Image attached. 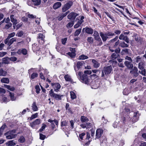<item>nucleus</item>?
I'll return each mask as SVG.
<instances>
[{"mask_svg":"<svg viewBox=\"0 0 146 146\" xmlns=\"http://www.w3.org/2000/svg\"><path fill=\"white\" fill-rule=\"evenodd\" d=\"M121 33V31L116 30L115 31L114 33L108 32L105 33H104L102 32H100V35L103 41L105 42L110 37H110L111 38L112 36H115V35H118L120 34Z\"/></svg>","mask_w":146,"mask_h":146,"instance_id":"nucleus-1","label":"nucleus"},{"mask_svg":"<svg viewBox=\"0 0 146 146\" xmlns=\"http://www.w3.org/2000/svg\"><path fill=\"white\" fill-rule=\"evenodd\" d=\"M118 36H116L109 42V48L112 52L114 51V50L113 48H115L119 43V40H118Z\"/></svg>","mask_w":146,"mask_h":146,"instance_id":"nucleus-2","label":"nucleus"},{"mask_svg":"<svg viewBox=\"0 0 146 146\" xmlns=\"http://www.w3.org/2000/svg\"><path fill=\"white\" fill-rule=\"evenodd\" d=\"M81 121L83 123L81 124L80 126L82 128H90L91 127L92 124L89 122H87L89 119L87 117L84 116H82L80 118Z\"/></svg>","mask_w":146,"mask_h":146,"instance_id":"nucleus-3","label":"nucleus"},{"mask_svg":"<svg viewBox=\"0 0 146 146\" xmlns=\"http://www.w3.org/2000/svg\"><path fill=\"white\" fill-rule=\"evenodd\" d=\"M16 133V130L13 129L9 131L4 134L6 136V138L8 139H10L15 138L17 136L16 134H14Z\"/></svg>","mask_w":146,"mask_h":146,"instance_id":"nucleus-4","label":"nucleus"},{"mask_svg":"<svg viewBox=\"0 0 146 146\" xmlns=\"http://www.w3.org/2000/svg\"><path fill=\"white\" fill-rule=\"evenodd\" d=\"M112 68L111 66L104 67L103 70H102L101 77H104V74L106 75L109 74L112 70Z\"/></svg>","mask_w":146,"mask_h":146,"instance_id":"nucleus-5","label":"nucleus"},{"mask_svg":"<svg viewBox=\"0 0 146 146\" xmlns=\"http://www.w3.org/2000/svg\"><path fill=\"white\" fill-rule=\"evenodd\" d=\"M16 41V38H7L4 40V43L6 44L9 46H11L13 43Z\"/></svg>","mask_w":146,"mask_h":146,"instance_id":"nucleus-6","label":"nucleus"},{"mask_svg":"<svg viewBox=\"0 0 146 146\" xmlns=\"http://www.w3.org/2000/svg\"><path fill=\"white\" fill-rule=\"evenodd\" d=\"M49 94L51 96L53 97L57 100H61V97L63 96V95H60L56 94L54 93L52 91V90L51 89L49 91Z\"/></svg>","mask_w":146,"mask_h":146,"instance_id":"nucleus-7","label":"nucleus"},{"mask_svg":"<svg viewBox=\"0 0 146 146\" xmlns=\"http://www.w3.org/2000/svg\"><path fill=\"white\" fill-rule=\"evenodd\" d=\"M81 82L86 84H89L90 80L87 75L86 74H83L80 79Z\"/></svg>","mask_w":146,"mask_h":146,"instance_id":"nucleus-8","label":"nucleus"},{"mask_svg":"<svg viewBox=\"0 0 146 146\" xmlns=\"http://www.w3.org/2000/svg\"><path fill=\"white\" fill-rule=\"evenodd\" d=\"M73 5V3L71 1H69L65 4L62 8V11L63 12L66 11L69 9Z\"/></svg>","mask_w":146,"mask_h":146,"instance_id":"nucleus-9","label":"nucleus"},{"mask_svg":"<svg viewBox=\"0 0 146 146\" xmlns=\"http://www.w3.org/2000/svg\"><path fill=\"white\" fill-rule=\"evenodd\" d=\"M45 36L42 33L39 34L37 37L38 42L40 44H43L44 42Z\"/></svg>","mask_w":146,"mask_h":146,"instance_id":"nucleus-10","label":"nucleus"},{"mask_svg":"<svg viewBox=\"0 0 146 146\" xmlns=\"http://www.w3.org/2000/svg\"><path fill=\"white\" fill-rule=\"evenodd\" d=\"M40 119H36L32 123H31L30 125L33 128H35L36 126L38 125L40 123Z\"/></svg>","mask_w":146,"mask_h":146,"instance_id":"nucleus-11","label":"nucleus"},{"mask_svg":"<svg viewBox=\"0 0 146 146\" xmlns=\"http://www.w3.org/2000/svg\"><path fill=\"white\" fill-rule=\"evenodd\" d=\"M137 67H134L133 69L130 72V73L133 74L135 77H137L139 75Z\"/></svg>","mask_w":146,"mask_h":146,"instance_id":"nucleus-12","label":"nucleus"},{"mask_svg":"<svg viewBox=\"0 0 146 146\" xmlns=\"http://www.w3.org/2000/svg\"><path fill=\"white\" fill-rule=\"evenodd\" d=\"M78 15L75 13L72 12L70 13L68 16V19L71 20H74L75 19L76 16Z\"/></svg>","mask_w":146,"mask_h":146,"instance_id":"nucleus-13","label":"nucleus"},{"mask_svg":"<svg viewBox=\"0 0 146 146\" xmlns=\"http://www.w3.org/2000/svg\"><path fill=\"white\" fill-rule=\"evenodd\" d=\"M84 63V62L83 61H79L76 64V67L75 66H74L75 70L76 71H77L81 68L83 66Z\"/></svg>","mask_w":146,"mask_h":146,"instance_id":"nucleus-14","label":"nucleus"},{"mask_svg":"<svg viewBox=\"0 0 146 146\" xmlns=\"http://www.w3.org/2000/svg\"><path fill=\"white\" fill-rule=\"evenodd\" d=\"M132 61H126L124 62V64L129 69H132L133 68V64L132 63Z\"/></svg>","mask_w":146,"mask_h":146,"instance_id":"nucleus-15","label":"nucleus"},{"mask_svg":"<svg viewBox=\"0 0 146 146\" xmlns=\"http://www.w3.org/2000/svg\"><path fill=\"white\" fill-rule=\"evenodd\" d=\"M139 114L138 111H136L134 113L132 121L134 122L137 121L138 119Z\"/></svg>","mask_w":146,"mask_h":146,"instance_id":"nucleus-16","label":"nucleus"},{"mask_svg":"<svg viewBox=\"0 0 146 146\" xmlns=\"http://www.w3.org/2000/svg\"><path fill=\"white\" fill-rule=\"evenodd\" d=\"M119 39L120 40H122L125 41L127 43H129V39L126 36H125L123 34H121L119 37Z\"/></svg>","mask_w":146,"mask_h":146,"instance_id":"nucleus-17","label":"nucleus"},{"mask_svg":"<svg viewBox=\"0 0 146 146\" xmlns=\"http://www.w3.org/2000/svg\"><path fill=\"white\" fill-rule=\"evenodd\" d=\"M103 131L100 129H97L96 131V138H100L103 133Z\"/></svg>","mask_w":146,"mask_h":146,"instance_id":"nucleus-18","label":"nucleus"},{"mask_svg":"<svg viewBox=\"0 0 146 146\" xmlns=\"http://www.w3.org/2000/svg\"><path fill=\"white\" fill-rule=\"evenodd\" d=\"M51 84L54 91L56 92H57L58 90L60 88V85L58 83H55V84L51 83Z\"/></svg>","mask_w":146,"mask_h":146,"instance_id":"nucleus-19","label":"nucleus"},{"mask_svg":"<svg viewBox=\"0 0 146 146\" xmlns=\"http://www.w3.org/2000/svg\"><path fill=\"white\" fill-rule=\"evenodd\" d=\"M83 31H85L88 34H92L93 32V29L90 28L86 27L83 28Z\"/></svg>","mask_w":146,"mask_h":146,"instance_id":"nucleus-20","label":"nucleus"},{"mask_svg":"<svg viewBox=\"0 0 146 146\" xmlns=\"http://www.w3.org/2000/svg\"><path fill=\"white\" fill-rule=\"evenodd\" d=\"M93 64V66L95 68H98L100 66V63L98 62L94 59H91Z\"/></svg>","mask_w":146,"mask_h":146,"instance_id":"nucleus-21","label":"nucleus"},{"mask_svg":"<svg viewBox=\"0 0 146 146\" xmlns=\"http://www.w3.org/2000/svg\"><path fill=\"white\" fill-rule=\"evenodd\" d=\"M16 144V141L14 140L9 141L6 143V145L7 146H14Z\"/></svg>","mask_w":146,"mask_h":146,"instance_id":"nucleus-22","label":"nucleus"},{"mask_svg":"<svg viewBox=\"0 0 146 146\" xmlns=\"http://www.w3.org/2000/svg\"><path fill=\"white\" fill-rule=\"evenodd\" d=\"M61 5V3L60 2H57L55 3L53 6L54 9H56L60 7Z\"/></svg>","mask_w":146,"mask_h":146,"instance_id":"nucleus-23","label":"nucleus"},{"mask_svg":"<svg viewBox=\"0 0 146 146\" xmlns=\"http://www.w3.org/2000/svg\"><path fill=\"white\" fill-rule=\"evenodd\" d=\"M32 109L34 111H36L38 110L37 106L36 105L35 102H34L32 105Z\"/></svg>","mask_w":146,"mask_h":146,"instance_id":"nucleus-24","label":"nucleus"},{"mask_svg":"<svg viewBox=\"0 0 146 146\" xmlns=\"http://www.w3.org/2000/svg\"><path fill=\"white\" fill-rule=\"evenodd\" d=\"M3 63L5 64H9L10 63V59L9 58L7 57L4 58H3Z\"/></svg>","mask_w":146,"mask_h":146,"instance_id":"nucleus-25","label":"nucleus"},{"mask_svg":"<svg viewBox=\"0 0 146 146\" xmlns=\"http://www.w3.org/2000/svg\"><path fill=\"white\" fill-rule=\"evenodd\" d=\"M1 81L2 83L8 84L9 83V80L8 78H3L1 80Z\"/></svg>","mask_w":146,"mask_h":146,"instance_id":"nucleus-26","label":"nucleus"},{"mask_svg":"<svg viewBox=\"0 0 146 146\" xmlns=\"http://www.w3.org/2000/svg\"><path fill=\"white\" fill-rule=\"evenodd\" d=\"M10 18L11 21L13 23H17V20L13 15H11Z\"/></svg>","mask_w":146,"mask_h":146,"instance_id":"nucleus-27","label":"nucleus"},{"mask_svg":"<svg viewBox=\"0 0 146 146\" xmlns=\"http://www.w3.org/2000/svg\"><path fill=\"white\" fill-rule=\"evenodd\" d=\"M86 140H88V141H87V142L86 143V144L88 145L89 144L90 142L91 141V139H90V140H89L90 138V135L88 132H87L86 133Z\"/></svg>","mask_w":146,"mask_h":146,"instance_id":"nucleus-28","label":"nucleus"},{"mask_svg":"<svg viewBox=\"0 0 146 146\" xmlns=\"http://www.w3.org/2000/svg\"><path fill=\"white\" fill-rule=\"evenodd\" d=\"M31 3L34 5L37 6L41 3V1H31Z\"/></svg>","mask_w":146,"mask_h":146,"instance_id":"nucleus-29","label":"nucleus"},{"mask_svg":"<svg viewBox=\"0 0 146 146\" xmlns=\"http://www.w3.org/2000/svg\"><path fill=\"white\" fill-rule=\"evenodd\" d=\"M7 72L3 70L2 69H0V76H5L7 74Z\"/></svg>","mask_w":146,"mask_h":146,"instance_id":"nucleus-30","label":"nucleus"},{"mask_svg":"<svg viewBox=\"0 0 146 146\" xmlns=\"http://www.w3.org/2000/svg\"><path fill=\"white\" fill-rule=\"evenodd\" d=\"M4 86L5 87L11 91H13L15 90V88L14 87L11 86H10L7 85H5Z\"/></svg>","mask_w":146,"mask_h":146,"instance_id":"nucleus-31","label":"nucleus"},{"mask_svg":"<svg viewBox=\"0 0 146 146\" xmlns=\"http://www.w3.org/2000/svg\"><path fill=\"white\" fill-rule=\"evenodd\" d=\"M119 45L122 48L128 47V45L125 43L124 42L120 43Z\"/></svg>","mask_w":146,"mask_h":146,"instance_id":"nucleus-32","label":"nucleus"},{"mask_svg":"<svg viewBox=\"0 0 146 146\" xmlns=\"http://www.w3.org/2000/svg\"><path fill=\"white\" fill-rule=\"evenodd\" d=\"M119 56V54L116 53H114L111 55V59L113 60H114L117 58Z\"/></svg>","mask_w":146,"mask_h":146,"instance_id":"nucleus-33","label":"nucleus"},{"mask_svg":"<svg viewBox=\"0 0 146 146\" xmlns=\"http://www.w3.org/2000/svg\"><path fill=\"white\" fill-rule=\"evenodd\" d=\"M88 58V56L83 54L80 56H79L78 58L79 60H84L86 59H87Z\"/></svg>","mask_w":146,"mask_h":146,"instance_id":"nucleus-34","label":"nucleus"},{"mask_svg":"<svg viewBox=\"0 0 146 146\" xmlns=\"http://www.w3.org/2000/svg\"><path fill=\"white\" fill-rule=\"evenodd\" d=\"M82 23V21L79 20L77 23L74 25V28L75 29L78 28L81 25Z\"/></svg>","mask_w":146,"mask_h":146,"instance_id":"nucleus-35","label":"nucleus"},{"mask_svg":"<svg viewBox=\"0 0 146 146\" xmlns=\"http://www.w3.org/2000/svg\"><path fill=\"white\" fill-rule=\"evenodd\" d=\"M81 30L82 29L81 28H80L76 30L74 33V36H76L78 35L80 33Z\"/></svg>","mask_w":146,"mask_h":146,"instance_id":"nucleus-36","label":"nucleus"},{"mask_svg":"<svg viewBox=\"0 0 146 146\" xmlns=\"http://www.w3.org/2000/svg\"><path fill=\"white\" fill-rule=\"evenodd\" d=\"M24 34V33L22 31L18 32L16 36L18 37H21Z\"/></svg>","mask_w":146,"mask_h":146,"instance_id":"nucleus-37","label":"nucleus"},{"mask_svg":"<svg viewBox=\"0 0 146 146\" xmlns=\"http://www.w3.org/2000/svg\"><path fill=\"white\" fill-rule=\"evenodd\" d=\"M65 16V15H64L63 13H62L58 16L57 18L59 21H60L62 20Z\"/></svg>","mask_w":146,"mask_h":146,"instance_id":"nucleus-38","label":"nucleus"},{"mask_svg":"<svg viewBox=\"0 0 146 146\" xmlns=\"http://www.w3.org/2000/svg\"><path fill=\"white\" fill-rule=\"evenodd\" d=\"M9 96L10 97L11 100L12 101H14L15 100V98L14 94L11 93L10 92H9Z\"/></svg>","mask_w":146,"mask_h":146,"instance_id":"nucleus-39","label":"nucleus"},{"mask_svg":"<svg viewBox=\"0 0 146 146\" xmlns=\"http://www.w3.org/2000/svg\"><path fill=\"white\" fill-rule=\"evenodd\" d=\"M94 38L96 40H97L99 42V44L100 45L102 44V42L99 35L94 37Z\"/></svg>","mask_w":146,"mask_h":146,"instance_id":"nucleus-40","label":"nucleus"},{"mask_svg":"<svg viewBox=\"0 0 146 146\" xmlns=\"http://www.w3.org/2000/svg\"><path fill=\"white\" fill-rule=\"evenodd\" d=\"M64 78L67 81H70L71 80V78L70 76L68 74L65 75L64 76Z\"/></svg>","mask_w":146,"mask_h":146,"instance_id":"nucleus-41","label":"nucleus"},{"mask_svg":"<svg viewBox=\"0 0 146 146\" xmlns=\"http://www.w3.org/2000/svg\"><path fill=\"white\" fill-rule=\"evenodd\" d=\"M144 63L142 62H141L139 63L138 68L140 70L143 69L144 67L143 66Z\"/></svg>","mask_w":146,"mask_h":146,"instance_id":"nucleus-42","label":"nucleus"},{"mask_svg":"<svg viewBox=\"0 0 146 146\" xmlns=\"http://www.w3.org/2000/svg\"><path fill=\"white\" fill-rule=\"evenodd\" d=\"M70 93L71 98L72 99H74L76 98V96L75 94L73 92H71Z\"/></svg>","mask_w":146,"mask_h":146,"instance_id":"nucleus-43","label":"nucleus"},{"mask_svg":"<svg viewBox=\"0 0 146 146\" xmlns=\"http://www.w3.org/2000/svg\"><path fill=\"white\" fill-rule=\"evenodd\" d=\"M130 93V91L128 90L127 89H125L123 92V93L124 95H127Z\"/></svg>","mask_w":146,"mask_h":146,"instance_id":"nucleus-44","label":"nucleus"},{"mask_svg":"<svg viewBox=\"0 0 146 146\" xmlns=\"http://www.w3.org/2000/svg\"><path fill=\"white\" fill-rule=\"evenodd\" d=\"M128 49L125 48L122 50L121 53L123 54H127L128 53Z\"/></svg>","mask_w":146,"mask_h":146,"instance_id":"nucleus-45","label":"nucleus"},{"mask_svg":"<svg viewBox=\"0 0 146 146\" xmlns=\"http://www.w3.org/2000/svg\"><path fill=\"white\" fill-rule=\"evenodd\" d=\"M48 121L51 123L52 129H54V128L55 127V125L53 123L54 121H52V120L49 119L48 120Z\"/></svg>","mask_w":146,"mask_h":146,"instance_id":"nucleus-46","label":"nucleus"},{"mask_svg":"<svg viewBox=\"0 0 146 146\" xmlns=\"http://www.w3.org/2000/svg\"><path fill=\"white\" fill-rule=\"evenodd\" d=\"M38 115V113H36L35 114L32 115L30 117V119L31 120L37 117Z\"/></svg>","mask_w":146,"mask_h":146,"instance_id":"nucleus-47","label":"nucleus"},{"mask_svg":"<svg viewBox=\"0 0 146 146\" xmlns=\"http://www.w3.org/2000/svg\"><path fill=\"white\" fill-rule=\"evenodd\" d=\"M74 22L71 21L68 23L66 25L67 27L68 28H70L72 27L74 25Z\"/></svg>","mask_w":146,"mask_h":146,"instance_id":"nucleus-48","label":"nucleus"},{"mask_svg":"<svg viewBox=\"0 0 146 146\" xmlns=\"http://www.w3.org/2000/svg\"><path fill=\"white\" fill-rule=\"evenodd\" d=\"M38 74L36 73H33L31 75V78L33 79L38 76Z\"/></svg>","mask_w":146,"mask_h":146,"instance_id":"nucleus-49","label":"nucleus"},{"mask_svg":"<svg viewBox=\"0 0 146 146\" xmlns=\"http://www.w3.org/2000/svg\"><path fill=\"white\" fill-rule=\"evenodd\" d=\"M67 54L72 58H74L75 56V54L73 52H69L67 53Z\"/></svg>","mask_w":146,"mask_h":146,"instance_id":"nucleus-50","label":"nucleus"},{"mask_svg":"<svg viewBox=\"0 0 146 146\" xmlns=\"http://www.w3.org/2000/svg\"><path fill=\"white\" fill-rule=\"evenodd\" d=\"M127 118L125 117H123V118L122 119V121H123V123H125L126 121H129L131 120L130 118V117H127Z\"/></svg>","mask_w":146,"mask_h":146,"instance_id":"nucleus-51","label":"nucleus"},{"mask_svg":"<svg viewBox=\"0 0 146 146\" xmlns=\"http://www.w3.org/2000/svg\"><path fill=\"white\" fill-rule=\"evenodd\" d=\"M15 32H13L8 34L7 38H11L13 37L15 35Z\"/></svg>","mask_w":146,"mask_h":146,"instance_id":"nucleus-52","label":"nucleus"},{"mask_svg":"<svg viewBox=\"0 0 146 146\" xmlns=\"http://www.w3.org/2000/svg\"><path fill=\"white\" fill-rule=\"evenodd\" d=\"M87 41L90 44L92 43L93 42V38L91 37H88L87 39Z\"/></svg>","mask_w":146,"mask_h":146,"instance_id":"nucleus-53","label":"nucleus"},{"mask_svg":"<svg viewBox=\"0 0 146 146\" xmlns=\"http://www.w3.org/2000/svg\"><path fill=\"white\" fill-rule=\"evenodd\" d=\"M8 24H6L5 25V28L6 29H8L11 27L12 26V24L11 23H7Z\"/></svg>","mask_w":146,"mask_h":146,"instance_id":"nucleus-54","label":"nucleus"},{"mask_svg":"<svg viewBox=\"0 0 146 146\" xmlns=\"http://www.w3.org/2000/svg\"><path fill=\"white\" fill-rule=\"evenodd\" d=\"M42 126L41 127V128H40L39 130V131L40 132H42L45 128L46 127V125L44 124H42Z\"/></svg>","mask_w":146,"mask_h":146,"instance_id":"nucleus-55","label":"nucleus"},{"mask_svg":"<svg viewBox=\"0 0 146 146\" xmlns=\"http://www.w3.org/2000/svg\"><path fill=\"white\" fill-rule=\"evenodd\" d=\"M136 5L139 7H141L143 5V4L140 1H137L136 2Z\"/></svg>","mask_w":146,"mask_h":146,"instance_id":"nucleus-56","label":"nucleus"},{"mask_svg":"<svg viewBox=\"0 0 146 146\" xmlns=\"http://www.w3.org/2000/svg\"><path fill=\"white\" fill-rule=\"evenodd\" d=\"M35 89H36V92L37 94L39 93L40 90L39 86L37 85L35 87Z\"/></svg>","mask_w":146,"mask_h":146,"instance_id":"nucleus-57","label":"nucleus"},{"mask_svg":"<svg viewBox=\"0 0 146 146\" xmlns=\"http://www.w3.org/2000/svg\"><path fill=\"white\" fill-rule=\"evenodd\" d=\"M46 136L45 135L41 133H40V138L42 140H44Z\"/></svg>","mask_w":146,"mask_h":146,"instance_id":"nucleus-58","label":"nucleus"},{"mask_svg":"<svg viewBox=\"0 0 146 146\" xmlns=\"http://www.w3.org/2000/svg\"><path fill=\"white\" fill-rule=\"evenodd\" d=\"M19 141L21 143H23L25 141V139L24 137L23 136H21L20 137L19 139Z\"/></svg>","mask_w":146,"mask_h":146,"instance_id":"nucleus-59","label":"nucleus"},{"mask_svg":"<svg viewBox=\"0 0 146 146\" xmlns=\"http://www.w3.org/2000/svg\"><path fill=\"white\" fill-rule=\"evenodd\" d=\"M10 60L12 61H15L17 60V58L14 56L11 57L9 58Z\"/></svg>","mask_w":146,"mask_h":146,"instance_id":"nucleus-60","label":"nucleus"},{"mask_svg":"<svg viewBox=\"0 0 146 146\" xmlns=\"http://www.w3.org/2000/svg\"><path fill=\"white\" fill-rule=\"evenodd\" d=\"M28 17L29 18L34 19L36 17V16L33 14H29L28 15Z\"/></svg>","mask_w":146,"mask_h":146,"instance_id":"nucleus-61","label":"nucleus"},{"mask_svg":"<svg viewBox=\"0 0 146 146\" xmlns=\"http://www.w3.org/2000/svg\"><path fill=\"white\" fill-rule=\"evenodd\" d=\"M85 135H86V134L84 133H83L80 134L79 135V137H80V139L82 140L83 139V137L84 136H85Z\"/></svg>","mask_w":146,"mask_h":146,"instance_id":"nucleus-62","label":"nucleus"},{"mask_svg":"<svg viewBox=\"0 0 146 146\" xmlns=\"http://www.w3.org/2000/svg\"><path fill=\"white\" fill-rule=\"evenodd\" d=\"M120 49L119 48H118L114 50L115 52L114 53H116L119 54L120 52Z\"/></svg>","mask_w":146,"mask_h":146,"instance_id":"nucleus-63","label":"nucleus"},{"mask_svg":"<svg viewBox=\"0 0 146 146\" xmlns=\"http://www.w3.org/2000/svg\"><path fill=\"white\" fill-rule=\"evenodd\" d=\"M141 70V74L144 76L146 75V70L145 69H143Z\"/></svg>","mask_w":146,"mask_h":146,"instance_id":"nucleus-64","label":"nucleus"}]
</instances>
